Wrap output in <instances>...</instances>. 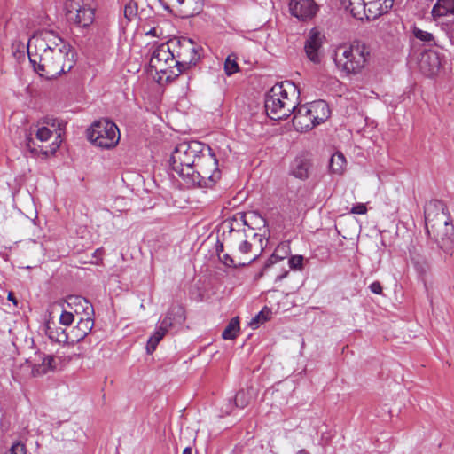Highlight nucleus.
<instances>
[{"instance_id": "obj_1", "label": "nucleus", "mask_w": 454, "mask_h": 454, "mask_svg": "<svg viewBox=\"0 0 454 454\" xmlns=\"http://www.w3.org/2000/svg\"><path fill=\"white\" fill-rule=\"evenodd\" d=\"M27 55L35 71L47 79L69 72L76 62L72 45L56 32L48 29L39 31L29 38Z\"/></svg>"}, {"instance_id": "obj_2", "label": "nucleus", "mask_w": 454, "mask_h": 454, "mask_svg": "<svg viewBox=\"0 0 454 454\" xmlns=\"http://www.w3.org/2000/svg\"><path fill=\"white\" fill-rule=\"evenodd\" d=\"M254 214L238 213L231 219L222 223V238L230 250L237 251L243 256H253L263 251L262 235L254 232L247 218Z\"/></svg>"}, {"instance_id": "obj_3", "label": "nucleus", "mask_w": 454, "mask_h": 454, "mask_svg": "<svg viewBox=\"0 0 454 454\" xmlns=\"http://www.w3.org/2000/svg\"><path fill=\"white\" fill-rule=\"evenodd\" d=\"M425 223L428 236L439 248L450 253L454 240V225L447 207L442 200H434L425 207Z\"/></svg>"}, {"instance_id": "obj_4", "label": "nucleus", "mask_w": 454, "mask_h": 454, "mask_svg": "<svg viewBox=\"0 0 454 454\" xmlns=\"http://www.w3.org/2000/svg\"><path fill=\"white\" fill-rule=\"evenodd\" d=\"M291 82L275 84L265 95L264 107L267 115L272 120L286 119L295 110V101L288 96L289 91L296 92Z\"/></svg>"}, {"instance_id": "obj_5", "label": "nucleus", "mask_w": 454, "mask_h": 454, "mask_svg": "<svg viewBox=\"0 0 454 454\" xmlns=\"http://www.w3.org/2000/svg\"><path fill=\"white\" fill-rule=\"evenodd\" d=\"M198 156L192 176H188L186 184L201 188H211L221 178L218 160L210 146L207 145Z\"/></svg>"}, {"instance_id": "obj_6", "label": "nucleus", "mask_w": 454, "mask_h": 454, "mask_svg": "<svg viewBox=\"0 0 454 454\" xmlns=\"http://www.w3.org/2000/svg\"><path fill=\"white\" fill-rule=\"evenodd\" d=\"M203 149L207 150L206 145L191 141L179 143L172 152L169 159L170 167L185 183L188 176H192V168Z\"/></svg>"}, {"instance_id": "obj_7", "label": "nucleus", "mask_w": 454, "mask_h": 454, "mask_svg": "<svg viewBox=\"0 0 454 454\" xmlns=\"http://www.w3.org/2000/svg\"><path fill=\"white\" fill-rule=\"evenodd\" d=\"M369 57V47L361 41H354L348 46L340 47L334 60L347 74H356L364 69Z\"/></svg>"}, {"instance_id": "obj_8", "label": "nucleus", "mask_w": 454, "mask_h": 454, "mask_svg": "<svg viewBox=\"0 0 454 454\" xmlns=\"http://www.w3.org/2000/svg\"><path fill=\"white\" fill-rule=\"evenodd\" d=\"M88 138L98 147L111 149L119 143L120 131L114 122L102 119L94 121L88 129Z\"/></svg>"}, {"instance_id": "obj_9", "label": "nucleus", "mask_w": 454, "mask_h": 454, "mask_svg": "<svg viewBox=\"0 0 454 454\" xmlns=\"http://www.w3.org/2000/svg\"><path fill=\"white\" fill-rule=\"evenodd\" d=\"M168 46L173 53L176 67L182 69V73L194 66L200 59L199 47L192 39L175 37L168 40Z\"/></svg>"}, {"instance_id": "obj_10", "label": "nucleus", "mask_w": 454, "mask_h": 454, "mask_svg": "<svg viewBox=\"0 0 454 454\" xmlns=\"http://www.w3.org/2000/svg\"><path fill=\"white\" fill-rule=\"evenodd\" d=\"M149 65L157 73L166 74L167 81H172L182 74V69L176 67L168 41L160 44L153 51Z\"/></svg>"}, {"instance_id": "obj_11", "label": "nucleus", "mask_w": 454, "mask_h": 454, "mask_svg": "<svg viewBox=\"0 0 454 454\" xmlns=\"http://www.w3.org/2000/svg\"><path fill=\"white\" fill-rule=\"evenodd\" d=\"M65 10L67 21L78 27H88L94 21L92 0H67Z\"/></svg>"}, {"instance_id": "obj_12", "label": "nucleus", "mask_w": 454, "mask_h": 454, "mask_svg": "<svg viewBox=\"0 0 454 454\" xmlns=\"http://www.w3.org/2000/svg\"><path fill=\"white\" fill-rule=\"evenodd\" d=\"M83 302L85 307L83 308L84 311L90 309L93 311L92 305L85 299L81 296H69L67 300V304L77 303L81 304ZM88 315L87 318H81L77 323V325L74 327L69 333L70 341L71 342H78L83 340L87 334L91 331L94 325V321L89 317L90 313L86 312Z\"/></svg>"}, {"instance_id": "obj_13", "label": "nucleus", "mask_w": 454, "mask_h": 454, "mask_svg": "<svg viewBox=\"0 0 454 454\" xmlns=\"http://www.w3.org/2000/svg\"><path fill=\"white\" fill-rule=\"evenodd\" d=\"M318 6L314 0H291L289 12L301 21L311 20L317 12Z\"/></svg>"}, {"instance_id": "obj_14", "label": "nucleus", "mask_w": 454, "mask_h": 454, "mask_svg": "<svg viewBox=\"0 0 454 454\" xmlns=\"http://www.w3.org/2000/svg\"><path fill=\"white\" fill-rule=\"evenodd\" d=\"M313 163L308 153L297 155L290 164L289 174L300 180H307L309 177Z\"/></svg>"}, {"instance_id": "obj_15", "label": "nucleus", "mask_w": 454, "mask_h": 454, "mask_svg": "<svg viewBox=\"0 0 454 454\" xmlns=\"http://www.w3.org/2000/svg\"><path fill=\"white\" fill-rule=\"evenodd\" d=\"M292 114H294L292 121L293 126L297 131L305 132L315 127V122L310 116L307 105H302L298 107L295 105V110Z\"/></svg>"}, {"instance_id": "obj_16", "label": "nucleus", "mask_w": 454, "mask_h": 454, "mask_svg": "<svg viewBox=\"0 0 454 454\" xmlns=\"http://www.w3.org/2000/svg\"><path fill=\"white\" fill-rule=\"evenodd\" d=\"M321 46V34L317 28H312L309 31V36L304 44V51L309 60L314 63H318L320 61L318 51Z\"/></svg>"}, {"instance_id": "obj_17", "label": "nucleus", "mask_w": 454, "mask_h": 454, "mask_svg": "<svg viewBox=\"0 0 454 454\" xmlns=\"http://www.w3.org/2000/svg\"><path fill=\"white\" fill-rule=\"evenodd\" d=\"M259 257V254H254L253 256H243L234 250H231V254H223L220 255V260L227 267L238 268L251 264Z\"/></svg>"}, {"instance_id": "obj_18", "label": "nucleus", "mask_w": 454, "mask_h": 454, "mask_svg": "<svg viewBox=\"0 0 454 454\" xmlns=\"http://www.w3.org/2000/svg\"><path fill=\"white\" fill-rule=\"evenodd\" d=\"M310 113L315 127L325 121L330 116V109L324 100H317L306 104Z\"/></svg>"}, {"instance_id": "obj_19", "label": "nucleus", "mask_w": 454, "mask_h": 454, "mask_svg": "<svg viewBox=\"0 0 454 454\" xmlns=\"http://www.w3.org/2000/svg\"><path fill=\"white\" fill-rule=\"evenodd\" d=\"M45 333L49 339L59 344L67 343L70 340L69 333L60 326H58L55 322L48 320L45 324Z\"/></svg>"}, {"instance_id": "obj_20", "label": "nucleus", "mask_w": 454, "mask_h": 454, "mask_svg": "<svg viewBox=\"0 0 454 454\" xmlns=\"http://www.w3.org/2000/svg\"><path fill=\"white\" fill-rule=\"evenodd\" d=\"M39 358L41 363L35 364L32 368L34 376L43 375L55 369V357L53 356L40 354Z\"/></svg>"}, {"instance_id": "obj_21", "label": "nucleus", "mask_w": 454, "mask_h": 454, "mask_svg": "<svg viewBox=\"0 0 454 454\" xmlns=\"http://www.w3.org/2000/svg\"><path fill=\"white\" fill-rule=\"evenodd\" d=\"M342 5L348 9L354 18H360L362 12H366L364 0H341Z\"/></svg>"}, {"instance_id": "obj_22", "label": "nucleus", "mask_w": 454, "mask_h": 454, "mask_svg": "<svg viewBox=\"0 0 454 454\" xmlns=\"http://www.w3.org/2000/svg\"><path fill=\"white\" fill-rule=\"evenodd\" d=\"M346 166V159L341 153H335L329 160V170L333 174L341 175Z\"/></svg>"}, {"instance_id": "obj_23", "label": "nucleus", "mask_w": 454, "mask_h": 454, "mask_svg": "<svg viewBox=\"0 0 454 454\" xmlns=\"http://www.w3.org/2000/svg\"><path fill=\"white\" fill-rule=\"evenodd\" d=\"M454 13V0H437L432 10L434 16H446Z\"/></svg>"}, {"instance_id": "obj_24", "label": "nucleus", "mask_w": 454, "mask_h": 454, "mask_svg": "<svg viewBox=\"0 0 454 454\" xmlns=\"http://www.w3.org/2000/svg\"><path fill=\"white\" fill-rule=\"evenodd\" d=\"M239 317L231 319L225 329L222 333V337L224 340H234L239 332Z\"/></svg>"}, {"instance_id": "obj_25", "label": "nucleus", "mask_w": 454, "mask_h": 454, "mask_svg": "<svg viewBox=\"0 0 454 454\" xmlns=\"http://www.w3.org/2000/svg\"><path fill=\"white\" fill-rule=\"evenodd\" d=\"M381 8H383V4H381V0H374L370 1L366 4V12H368L367 18L375 19L378 16L384 14L385 12H381Z\"/></svg>"}, {"instance_id": "obj_26", "label": "nucleus", "mask_w": 454, "mask_h": 454, "mask_svg": "<svg viewBox=\"0 0 454 454\" xmlns=\"http://www.w3.org/2000/svg\"><path fill=\"white\" fill-rule=\"evenodd\" d=\"M166 333L156 328L153 334L149 338L146 345V351L148 354H152L155 349L159 342L163 339Z\"/></svg>"}, {"instance_id": "obj_27", "label": "nucleus", "mask_w": 454, "mask_h": 454, "mask_svg": "<svg viewBox=\"0 0 454 454\" xmlns=\"http://www.w3.org/2000/svg\"><path fill=\"white\" fill-rule=\"evenodd\" d=\"M412 34L415 38L427 43L429 46L435 44L434 37L431 33L424 31L417 27H412Z\"/></svg>"}, {"instance_id": "obj_28", "label": "nucleus", "mask_w": 454, "mask_h": 454, "mask_svg": "<svg viewBox=\"0 0 454 454\" xmlns=\"http://www.w3.org/2000/svg\"><path fill=\"white\" fill-rule=\"evenodd\" d=\"M271 311L270 309L265 307L262 310H261L250 322V325L253 328H257L260 324H262L268 321L270 318Z\"/></svg>"}, {"instance_id": "obj_29", "label": "nucleus", "mask_w": 454, "mask_h": 454, "mask_svg": "<svg viewBox=\"0 0 454 454\" xmlns=\"http://www.w3.org/2000/svg\"><path fill=\"white\" fill-rule=\"evenodd\" d=\"M250 400H251V395H250L249 392L242 389V390H239L236 394L235 398H234V403H235L236 407L244 409L245 407H247L249 404Z\"/></svg>"}, {"instance_id": "obj_30", "label": "nucleus", "mask_w": 454, "mask_h": 454, "mask_svg": "<svg viewBox=\"0 0 454 454\" xmlns=\"http://www.w3.org/2000/svg\"><path fill=\"white\" fill-rule=\"evenodd\" d=\"M168 315L172 317L174 323L183 324L185 320L184 309L182 306H176L171 308L168 310Z\"/></svg>"}, {"instance_id": "obj_31", "label": "nucleus", "mask_w": 454, "mask_h": 454, "mask_svg": "<svg viewBox=\"0 0 454 454\" xmlns=\"http://www.w3.org/2000/svg\"><path fill=\"white\" fill-rule=\"evenodd\" d=\"M239 70V65L236 61V58H232V56H228L224 62V71L225 74L230 76Z\"/></svg>"}, {"instance_id": "obj_32", "label": "nucleus", "mask_w": 454, "mask_h": 454, "mask_svg": "<svg viewBox=\"0 0 454 454\" xmlns=\"http://www.w3.org/2000/svg\"><path fill=\"white\" fill-rule=\"evenodd\" d=\"M61 142L60 133H57L55 140L50 145L49 149L41 148L40 152L45 156L52 155L59 148Z\"/></svg>"}, {"instance_id": "obj_33", "label": "nucleus", "mask_w": 454, "mask_h": 454, "mask_svg": "<svg viewBox=\"0 0 454 454\" xmlns=\"http://www.w3.org/2000/svg\"><path fill=\"white\" fill-rule=\"evenodd\" d=\"M442 29L445 31L450 40L454 43V17L443 21L442 23Z\"/></svg>"}, {"instance_id": "obj_34", "label": "nucleus", "mask_w": 454, "mask_h": 454, "mask_svg": "<svg viewBox=\"0 0 454 454\" xmlns=\"http://www.w3.org/2000/svg\"><path fill=\"white\" fill-rule=\"evenodd\" d=\"M53 136V132L47 127L38 128L35 137L41 142H47Z\"/></svg>"}, {"instance_id": "obj_35", "label": "nucleus", "mask_w": 454, "mask_h": 454, "mask_svg": "<svg viewBox=\"0 0 454 454\" xmlns=\"http://www.w3.org/2000/svg\"><path fill=\"white\" fill-rule=\"evenodd\" d=\"M137 12V5L135 2L130 1L124 7V16L129 20H131Z\"/></svg>"}, {"instance_id": "obj_36", "label": "nucleus", "mask_w": 454, "mask_h": 454, "mask_svg": "<svg viewBox=\"0 0 454 454\" xmlns=\"http://www.w3.org/2000/svg\"><path fill=\"white\" fill-rule=\"evenodd\" d=\"M411 262L419 274H425L428 270V264L425 260H419L415 257H411Z\"/></svg>"}, {"instance_id": "obj_37", "label": "nucleus", "mask_w": 454, "mask_h": 454, "mask_svg": "<svg viewBox=\"0 0 454 454\" xmlns=\"http://www.w3.org/2000/svg\"><path fill=\"white\" fill-rule=\"evenodd\" d=\"M303 262V256L293 255L288 260L289 267L293 270H301Z\"/></svg>"}, {"instance_id": "obj_38", "label": "nucleus", "mask_w": 454, "mask_h": 454, "mask_svg": "<svg viewBox=\"0 0 454 454\" xmlns=\"http://www.w3.org/2000/svg\"><path fill=\"white\" fill-rule=\"evenodd\" d=\"M174 324L175 323L172 320V317L167 314L165 317L160 321V325L157 328L167 333Z\"/></svg>"}, {"instance_id": "obj_39", "label": "nucleus", "mask_w": 454, "mask_h": 454, "mask_svg": "<svg viewBox=\"0 0 454 454\" xmlns=\"http://www.w3.org/2000/svg\"><path fill=\"white\" fill-rule=\"evenodd\" d=\"M74 316L73 313L64 310L60 315L59 323L62 325L69 326L74 322Z\"/></svg>"}, {"instance_id": "obj_40", "label": "nucleus", "mask_w": 454, "mask_h": 454, "mask_svg": "<svg viewBox=\"0 0 454 454\" xmlns=\"http://www.w3.org/2000/svg\"><path fill=\"white\" fill-rule=\"evenodd\" d=\"M26 147L27 148V150H29V152L33 154V155H35L37 153H38V149L35 148V142H34V139L32 137V133H28V134H26Z\"/></svg>"}, {"instance_id": "obj_41", "label": "nucleus", "mask_w": 454, "mask_h": 454, "mask_svg": "<svg viewBox=\"0 0 454 454\" xmlns=\"http://www.w3.org/2000/svg\"><path fill=\"white\" fill-rule=\"evenodd\" d=\"M367 212V207L363 203H357L352 207L350 209L351 214H356V215H364Z\"/></svg>"}, {"instance_id": "obj_42", "label": "nucleus", "mask_w": 454, "mask_h": 454, "mask_svg": "<svg viewBox=\"0 0 454 454\" xmlns=\"http://www.w3.org/2000/svg\"><path fill=\"white\" fill-rule=\"evenodd\" d=\"M10 454H27L25 445L21 443L13 444L10 450Z\"/></svg>"}, {"instance_id": "obj_43", "label": "nucleus", "mask_w": 454, "mask_h": 454, "mask_svg": "<svg viewBox=\"0 0 454 454\" xmlns=\"http://www.w3.org/2000/svg\"><path fill=\"white\" fill-rule=\"evenodd\" d=\"M277 252L278 250L275 253H273L270 258H269L268 261L265 262L264 269L270 267L274 263L283 259L282 256L277 254Z\"/></svg>"}, {"instance_id": "obj_44", "label": "nucleus", "mask_w": 454, "mask_h": 454, "mask_svg": "<svg viewBox=\"0 0 454 454\" xmlns=\"http://www.w3.org/2000/svg\"><path fill=\"white\" fill-rule=\"evenodd\" d=\"M370 290L376 294H380L382 293V286L379 281H374L369 286Z\"/></svg>"}, {"instance_id": "obj_45", "label": "nucleus", "mask_w": 454, "mask_h": 454, "mask_svg": "<svg viewBox=\"0 0 454 454\" xmlns=\"http://www.w3.org/2000/svg\"><path fill=\"white\" fill-rule=\"evenodd\" d=\"M381 4H383V8H381V12H387L394 4V0H381Z\"/></svg>"}, {"instance_id": "obj_46", "label": "nucleus", "mask_w": 454, "mask_h": 454, "mask_svg": "<svg viewBox=\"0 0 454 454\" xmlns=\"http://www.w3.org/2000/svg\"><path fill=\"white\" fill-rule=\"evenodd\" d=\"M224 245H225V243L223 242V239H222V241H220V239L217 240V243H216V253H217L219 257H220L221 253L223 251Z\"/></svg>"}, {"instance_id": "obj_47", "label": "nucleus", "mask_w": 454, "mask_h": 454, "mask_svg": "<svg viewBox=\"0 0 454 454\" xmlns=\"http://www.w3.org/2000/svg\"><path fill=\"white\" fill-rule=\"evenodd\" d=\"M146 35H152V36H160V35L158 34V30L156 27H152L149 31H147L145 33Z\"/></svg>"}, {"instance_id": "obj_48", "label": "nucleus", "mask_w": 454, "mask_h": 454, "mask_svg": "<svg viewBox=\"0 0 454 454\" xmlns=\"http://www.w3.org/2000/svg\"><path fill=\"white\" fill-rule=\"evenodd\" d=\"M288 275V271L286 270L283 274H280L278 276L276 277V279L275 281L278 282V281H281L282 279H284L286 276Z\"/></svg>"}, {"instance_id": "obj_49", "label": "nucleus", "mask_w": 454, "mask_h": 454, "mask_svg": "<svg viewBox=\"0 0 454 454\" xmlns=\"http://www.w3.org/2000/svg\"><path fill=\"white\" fill-rule=\"evenodd\" d=\"M180 14H181L183 17H188V16H190V15H192V12H188L187 10L181 9V10H180Z\"/></svg>"}, {"instance_id": "obj_50", "label": "nucleus", "mask_w": 454, "mask_h": 454, "mask_svg": "<svg viewBox=\"0 0 454 454\" xmlns=\"http://www.w3.org/2000/svg\"><path fill=\"white\" fill-rule=\"evenodd\" d=\"M159 1H160V3L161 4V5L163 6V8L165 10H168V12H171L169 6L166 3H164L162 0H159Z\"/></svg>"}, {"instance_id": "obj_51", "label": "nucleus", "mask_w": 454, "mask_h": 454, "mask_svg": "<svg viewBox=\"0 0 454 454\" xmlns=\"http://www.w3.org/2000/svg\"><path fill=\"white\" fill-rule=\"evenodd\" d=\"M183 454H192V448H191V447H186V448L183 450Z\"/></svg>"}, {"instance_id": "obj_52", "label": "nucleus", "mask_w": 454, "mask_h": 454, "mask_svg": "<svg viewBox=\"0 0 454 454\" xmlns=\"http://www.w3.org/2000/svg\"><path fill=\"white\" fill-rule=\"evenodd\" d=\"M8 299H9L10 301H13V302L16 304V301H15V299L13 298V295H12V293H10V294H9V295H8Z\"/></svg>"}, {"instance_id": "obj_53", "label": "nucleus", "mask_w": 454, "mask_h": 454, "mask_svg": "<svg viewBox=\"0 0 454 454\" xmlns=\"http://www.w3.org/2000/svg\"><path fill=\"white\" fill-rule=\"evenodd\" d=\"M297 454H309V453L305 450H301L297 452Z\"/></svg>"}, {"instance_id": "obj_54", "label": "nucleus", "mask_w": 454, "mask_h": 454, "mask_svg": "<svg viewBox=\"0 0 454 454\" xmlns=\"http://www.w3.org/2000/svg\"><path fill=\"white\" fill-rule=\"evenodd\" d=\"M424 59H425V56L422 57V59L420 61V68L421 69H423V65H424V62H425Z\"/></svg>"}, {"instance_id": "obj_55", "label": "nucleus", "mask_w": 454, "mask_h": 454, "mask_svg": "<svg viewBox=\"0 0 454 454\" xmlns=\"http://www.w3.org/2000/svg\"><path fill=\"white\" fill-rule=\"evenodd\" d=\"M179 5H182L184 3V0H176Z\"/></svg>"}]
</instances>
